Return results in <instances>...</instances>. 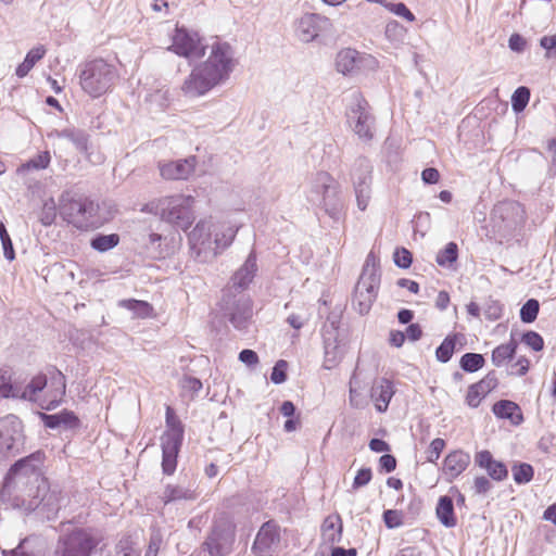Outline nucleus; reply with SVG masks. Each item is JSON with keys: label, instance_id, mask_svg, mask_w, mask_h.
<instances>
[{"label": "nucleus", "instance_id": "nucleus-1", "mask_svg": "<svg viewBox=\"0 0 556 556\" xmlns=\"http://www.w3.org/2000/svg\"><path fill=\"white\" fill-rule=\"evenodd\" d=\"M46 460V452L37 450L12 464L0 488V500L18 506L25 505L27 500L39 498L48 490Z\"/></svg>", "mask_w": 556, "mask_h": 556}, {"label": "nucleus", "instance_id": "nucleus-2", "mask_svg": "<svg viewBox=\"0 0 556 556\" xmlns=\"http://www.w3.org/2000/svg\"><path fill=\"white\" fill-rule=\"evenodd\" d=\"M237 66L235 49L226 41H215L204 62L195 65L185 78L180 90L186 98L197 99L223 85Z\"/></svg>", "mask_w": 556, "mask_h": 556}, {"label": "nucleus", "instance_id": "nucleus-3", "mask_svg": "<svg viewBox=\"0 0 556 556\" xmlns=\"http://www.w3.org/2000/svg\"><path fill=\"white\" fill-rule=\"evenodd\" d=\"M257 257L252 250L244 263L233 273L229 283L223 289L219 312L237 330L247 329L252 318V301L244 291L257 273Z\"/></svg>", "mask_w": 556, "mask_h": 556}, {"label": "nucleus", "instance_id": "nucleus-4", "mask_svg": "<svg viewBox=\"0 0 556 556\" xmlns=\"http://www.w3.org/2000/svg\"><path fill=\"white\" fill-rule=\"evenodd\" d=\"M45 390L46 404L41 403L40 407L47 410L56 408L65 395L66 379L63 372L54 366L49 367L47 374L35 375L25 387L17 383L15 399L36 403Z\"/></svg>", "mask_w": 556, "mask_h": 556}, {"label": "nucleus", "instance_id": "nucleus-5", "mask_svg": "<svg viewBox=\"0 0 556 556\" xmlns=\"http://www.w3.org/2000/svg\"><path fill=\"white\" fill-rule=\"evenodd\" d=\"M306 199L313 205L321 208L336 223L344 216V201L341 197L340 185L327 172H318L311 178Z\"/></svg>", "mask_w": 556, "mask_h": 556}, {"label": "nucleus", "instance_id": "nucleus-6", "mask_svg": "<svg viewBox=\"0 0 556 556\" xmlns=\"http://www.w3.org/2000/svg\"><path fill=\"white\" fill-rule=\"evenodd\" d=\"M59 214L64 222L79 230L99 228L103 220L99 216V204L88 197L64 191L59 198Z\"/></svg>", "mask_w": 556, "mask_h": 556}, {"label": "nucleus", "instance_id": "nucleus-7", "mask_svg": "<svg viewBox=\"0 0 556 556\" xmlns=\"http://www.w3.org/2000/svg\"><path fill=\"white\" fill-rule=\"evenodd\" d=\"M194 198L192 195L175 194L147 203L142 211L154 214L181 230H187L194 222Z\"/></svg>", "mask_w": 556, "mask_h": 556}, {"label": "nucleus", "instance_id": "nucleus-8", "mask_svg": "<svg viewBox=\"0 0 556 556\" xmlns=\"http://www.w3.org/2000/svg\"><path fill=\"white\" fill-rule=\"evenodd\" d=\"M379 286V257L374 251H370L365 260L353 295V306L361 315H365L370 311L377 298Z\"/></svg>", "mask_w": 556, "mask_h": 556}, {"label": "nucleus", "instance_id": "nucleus-9", "mask_svg": "<svg viewBox=\"0 0 556 556\" xmlns=\"http://www.w3.org/2000/svg\"><path fill=\"white\" fill-rule=\"evenodd\" d=\"M117 78L116 67L103 59L85 63L79 73L81 89L91 98H99L110 91Z\"/></svg>", "mask_w": 556, "mask_h": 556}, {"label": "nucleus", "instance_id": "nucleus-10", "mask_svg": "<svg viewBox=\"0 0 556 556\" xmlns=\"http://www.w3.org/2000/svg\"><path fill=\"white\" fill-rule=\"evenodd\" d=\"M101 541L97 530L75 527L59 536L52 556H91Z\"/></svg>", "mask_w": 556, "mask_h": 556}, {"label": "nucleus", "instance_id": "nucleus-11", "mask_svg": "<svg viewBox=\"0 0 556 556\" xmlns=\"http://www.w3.org/2000/svg\"><path fill=\"white\" fill-rule=\"evenodd\" d=\"M345 116L350 128L363 142H370L375 137L376 118L367 100L359 91L350 96Z\"/></svg>", "mask_w": 556, "mask_h": 556}, {"label": "nucleus", "instance_id": "nucleus-12", "mask_svg": "<svg viewBox=\"0 0 556 556\" xmlns=\"http://www.w3.org/2000/svg\"><path fill=\"white\" fill-rule=\"evenodd\" d=\"M25 443L22 420L13 414L0 418V457L12 458L22 454Z\"/></svg>", "mask_w": 556, "mask_h": 556}, {"label": "nucleus", "instance_id": "nucleus-13", "mask_svg": "<svg viewBox=\"0 0 556 556\" xmlns=\"http://www.w3.org/2000/svg\"><path fill=\"white\" fill-rule=\"evenodd\" d=\"M526 218V210L517 201L500 202L492 212L494 228L504 237L514 236L517 231L521 230Z\"/></svg>", "mask_w": 556, "mask_h": 556}, {"label": "nucleus", "instance_id": "nucleus-14", "mask_svg": "<svg viewBox=\"0 0 556 556\" xmlns=\"http://www.w3.org/2000/svg\"><path fill=\"white\" fill-rule=\"evenodd\" d=\"M236 538V526L228 518L216 520L203 543L210 556H227L231 553Z\"/></svg>", "mask_w": 556, "mask_h": 556}, {"label": "nucleus", "instance_id": "nucleus-15", "mask_svg": "<svg viewBox=\"0 0 556 556\" xmlns=\"http://www.w3.org/2000/svg\"><path fill=\"white\" fill-rule=\"evenodd\" d=\"M351 180L353 184L357 207L365 211L371 198L372 165L364 156L355 160L351 169Z\"/></svg>", "mask_w": 556, "mask_h": 556}, {"label": "nucleus", "instance_id": "nucleus-16", "mask_svg": "<svg viewBox=\"0 0 556 556\" xmlns=\"http://www.w3.org/2000/svg\"><path fill=\"white\" fill-rule=\"evenodd\" d=\"M333 25L330 18L318 13H305L295 24V35L300 41L308 43L330 35Z\"/></svg>", "mask_w": 556, "mask_h": 556}, {"label": "nucleus", "instance_id": "nucleus-17", "mask_svg": "<svg viewBox=\"0 0 556 556\" xmlns=\"http://www.w3.org/2000/svg\"><path fill=\"white\" fill-rule=\"evenodd\" d=\"M170 51L187 59H200L205 54V46L198 33L177 27L173 36Z\"/></svg>", "mask_w": 556, "mask_h": 556}, {"label": "nucleus", "instance_id": "nucleus-18", "mask_svg": "<svg viewBox=\"0 0 556 556\" xmlns=\"http://www.w3.org/2000/svg\"><path fill=\"white\" fill-rule=\"evenodd\" d=\"M376 64L377 60L372 55L352 48L341 49L336 56L337 71L343 75H353L363 70H371Z\"/></svg>", "mask_w": 556, "mask_h": 556}, {"label": "nucleus", "instance_id": "nucleus-19", "mask_svg": "<svg viewBox=\"0 0 556 556\" xmlns=\"http://www.w3.org/2000/svg\"><path fill=\"white\" fill-rule=\"evenodd\" d=\"M339 320L337 317H328L323 327L325 367L333 368L342 357V349L338 340Z\"/></svg>", "mask_w": 556, "mask_h": 556}, {"label": "nucleus", "instance_id": "nucleus-20", "mask_svg": "<svg viewBox=\"0 0 556 556\" xmlns=\"http://www.w3.org/2000/svg\"><path fill=\"white\" fill-rule=\"evenodd\" d=\"M279 542V527L274 521H267L260 528L252 551L256 556H271Z\"/></svg>", "mask_w": 556, "mask_h": 556}, {"label": "nucleus", "instance_id": "nucleus-21", "mask_svg": "<svg viewBox=\"0 0 556 556\" xmlns=\"http://www.w3.org/2000/svg\"><path fill=\"white\" fill-rule=\"evenodd\" d=\"M212 222L202 219L189 233V244L191 250L200 256L202 253H212L214 256V247L212 240Z\"/></svg>", "mask_w": 556, "mask_h": 556}, {"label": "nucleus", "instance_id": "nucleus-22", "mask_svg": "<svg viewBox=\"0 0 556 556\" xmlns=\"http://www.w3.org/2000/svg\"><path fill=\"white\" fill-rule=\"evenodd\" d=\"M470 454L463 450L451 451L443 459L441 471L446 482H453L470 465Z\"/></svg>", "mask_w": 556, "mask_h": 556}, {"label": "nucleus", "instance_id": "nucleus-23", "mask_svg": "<svg viewBox=\"0 0 556 556\" xmlns=\"http://www.w3.org/2000/svg\"><path fill=\"white\" fill-rule=\"evenodd\" d=\"M498 386V379L495 370L489 371L480 381L469 386L466 394V404L476 408L481 400Z\"/></svg>", "mask_w": 556, "mask_h": 556}, {"label": "nucleus", "instance_id": "nucleus-24", "mask_svg": "<svg viewBox=\"0 0 556 556\" xmlns=\"http://www.w3.org/2000/svg\"><path fill=\"white\" fill-rule=\"evenodd\" d=\"M195 163V156H189L182 160L160 163L159 168L163 178L168 180H180L187 179L193 173Z\"/></svg>", "mask_w": 556, "mask_h": 556}, {"label": "nucleus", "instance_id": "nucleus-25", "mask_svg": "<svg viewBox=\"0 0 556 556\" xmlns=\"http://www.w3.org/2000/svg\"><path fill=\"white\" fill-rule=\"evenodd\" d=\"M475 463L484 469L488 476L494 481H503L508 477V469L503 462L494 459L490 451L483 450L475 455Z\"/></svg>", "mask_w": 556, "mask_h": 556}, {"label": "nucleus", "instance_id": "nucleus-26", "mask_svg": "<svg viewBox=\"0 0 556 556\" xmlns=\"http://www.w3.org/2000/svg\"><path fill=\"white\" fill-rule=\"evenodd\" d=\"M39 418L46 428L55 430H75L80 427V420L76 414L68 409H63L56 414L39 413Z\"/></svg>", "mask_w": 556, "mask_h": 556}, {"label": "nucleus", "instance_id": "nucleus-27", "mask_svg": "<svg viewBox=\"0 0 556 556\" xmlns=\"http://www.w3.org/2000/svg\"><path fill=\"white\" fill-rule=\"evenodd\" d=\"M394 394V384L388 378H380L379 380L375 381L370 390V397L379 413L387 412Z\"/></svg>", "mask_w": 556, "mask_h": 556}, {"label": "nucleus", "instance_id": "nucleus-28", "mask_svg": "<svg viewBox=\"0 0 556 556\" xmlns=\"http://www.w3.org/2000/svg\"><path fill=\"white\" fill-rule=\"evenodd\" d=\"M465 340V334L460 332L447 334L435 350L437 361L443 364L450 362L453 354L464 348Z\"/></svg>", "mask_w": 556, "mask_h": 556}, {"label": "nucleus", "instance_id": "nucleus-29", "mask_svg": "<svg viewBox=\"0 0 556 556\" xmlns=\"http://www.w3.org/2000/svg\"><path fill=\"white\" fill-rule=\"evenodd\" d=\"M492 413L500 419H508L515 426L523 421L520 406L510 400H500L492 406Z\"/></svg>", "mask_w": 556, "mask_h": 556}, {"label": "nucleus", "instance_id": "nucleus-30", "mask_svg": "<svg viewBox=\"0 0 556 556\" xmlns=\"http://www.w3.org/2000/svg\"><path fill=\"white\" fill-rule=\"evenodd\" d=\"M182 442L161 440L162 447V471L170 476L177 467V457Z\"/></svg>", "mask_w": 556, "mask_h": 556}, {"label": "nucleus", "instance_id": "nucleus-31", "mask_svg": "<svg viewBox=\"0 0 556 556\" xmlns=\"http://www.w3.org/2000/svg\"><path fill=\"white\" fill-rule=\"evenodd\" d=\"M198 497V493L190 486H184L180 484H167L164 488L162 494V501L165 505L180 501H194Z\"/></svg>", "mask_w": 556, "mask_h": 556}, {"label": "nucleus", "instance_id": "nucleus-32", "mask_svg": "<svg viewBox=\"0 0 556 556\" xmlns=\"http://www.w3.org/2000/svg\"><path fill=\"white\" fill-rule=\"evenodd\" d=\"M165 422L166 431L161 437V440L182 442L185 433L184 425L170 406L166 407Z\"/></svg>", "mask_w": 556, "mask_h": 556}, {"label": "nucleus", "instance_id": "nucleus-33", "mask_svg": "<svg viewBox=\"0 0 556 556\" xmlns=\"http://www.w3.org/2000/svg\"><path fill=\"white\" fill-rule=\"evenodd\" d=\"M3 556H40L41 540L36 535L23 539L13 549L2 551Z\"/></svg>", "mask_w": 556, "mask_h": 556}, {"label": "nucleus", "instance_id": "nucleus-34", "mask_svg": "<svg viewBox=\"0 0 556 556\" xmlns=\"http://www.w3.org/2000/svg\"><path fill=\"white\" fill-rule=\"evenodd\" d=\"M435 515L439 521L445 528H454L457 525V519L454 511V503L452 497L447 495H442L439 497L435 507Z\"/></svg>", "mask_w": 556, "mask_h": 556}, {"label": "nucleus", "instance_id": "nucleus-35", "mask_svg": "<svg viewBox=\"0 0 556 556\" xmlns=\"http://www.w3.org/2000/svg\"><path fill=\"white\" fill-rule=\"evenodd\" d=\"M28 501L29 507L41 505V509L47 513L48 519L54 518L61 508L60 496L55 492H47V490L41 493L39 498Z\"/></svg>", "mask_w": 556, "mask_h": 556}, {"label": "nucleus", "instance_id": "nucleus-36", "mask_svg": "<svg viewBox=\"0 0 556 556\" xmlns=\"http://www.w3.org/2000/svg\"><path fill=\"white\" fill-rule=\"evenodd\" d=\"M220 228L222 231L215 233L214 256L227 249L232 243L239 230V226L231 225L230 223H223Z\"/></svg>", "mask_w": 556, "mask_h": 556}, {"label": "nucleus", "instance_id": "nucleus-37", "mask_svg": "<svg viewBox=\"0 0 556 556\" xmlns=\"http://www.w3.org/2000/svg\"><path fill=\"white\" fill-rule=\"evenodd\" d=\"M518 343L515 339H510L507 343L496 346L492 351L491 359L494 366L501 367L515 357Z\"/></svg>", "mask_w": 556, "mask_h": 556}, {"label": "nucleus", "instance_id": "nucleus-38", "mask_svg": "<svg viewBox=\"0 0 556 556\" xmlns=\"http://www.w3.org/2000/svg\"><path fill=\"white\" fill-rule=\"evenodd\" d=\"M55 136L58 138H62V139H66V140L71 141L79 152H87V150H88L89 137L81 129L65 128L62 130H56Z\"/></svg>", "mask_w": 556, "mask_h": 556}, {"label": "nucleus", "instance_id": "nucleus-39", "mask_svg": "<svg viewBox=\"0 0 556 556\" xmlns=\"http://www.w3.org/2000/svg\"><path fill=\"white\" fill-rule=\"evenodd\" d=\"M46 50L42 46L30 49L24 61L16 67L15 74L17 77H25L35 64L45 56Z\"/></svg>", "mask_w": 556, "mask_h": 556}, {"label": "nucleus", "instance_id": "nucleus-40", "mask_svg": "<svg viewBox=\"0 0 556 556\" xmlns=\"http://www.w3.org/2000/svg\"><path fill=\"white\" fill-rule=\"evenodd\" d=\"M118 306L124 307L134 313L138 318L150 317L153 313V307L150 303L142 300L126 299L118 302Z\"/></svg>", "mask_w": 556, "mask_h": 556}, {"label": "nucleus", "instance_id": "nucleus-41", "mask_svg": "<svg viewBox=\"0 0 556 556\" xmlns=\"http://www.w3.org/2000/svg\"><path fill=\"white\" fill-rule=\"evenodd\" d=\"M17 383L12 381V370L8 367H0V396L3 399H15Z\"/></svg>", "mask_w": 556, "mask_h": 556}, {"label": "nucleus", "instance_id": "nucleus-42", "mask_svg": "<svg viewBox=\"0 0 556 556\" xmlns=\"http://www.w3.org/2000/svg\"><path fill=\"white\" fill-rule=\"evenodd\" d=\"M119 243V236L117 233L102 235L99 233L94 236L90 245L93 250L98 252H106L114 249Z\"/></svg>", "mask_w": 556, "mask_h": 556}, {"label": "nucleus", "instance_id": "nucleus-43", "mask_svg": "<svg viewBox=\"0 0 556 556\" xmlns=\"http://www.w3.org/2000/svg\"><path fill=\"white\" fill-rule=\"evenodd\" d=\"M485 364V358L479 353H465L459 359V367L469 374L480 370Z\"/></svg>", "mask_w": 556, "mask_h": 556}, {"label": "nucleus", "instance_id": "nucleus-44", "mask_svg": "<svg viewBox=\"0 0 556 556\" xmlns=\"http://www.w3.org/2000/svg\"><path fill=\"white\" fill-rule=\"evenodd\" d=\"M458 258V247L455 242H448L435 256L439 266L450 267Z\"/></svg>", "mask_w": 556, "mask_h": 556}, {"label": "nucleus", "instance_id": "nucleus-45", "mask_svg": "<svg viewBox=\"0 0 556 556\" xmlns=\"http://www.w3.org/2000/svg\"><path fill=\"white\" fill-rule=\"evenodd\" d=\"M513 478L517 484L529 483L534 476L533 467L528 463H516L511 467Z\"/></svg>", "mask_w": 556, "mask_h": 556}, {"label": "nucleus", "instance_id": "nucleus-46", "mask_svg": "<svg viewBox=\"0 0 556 556\" xmlns=\"http://www.w3.org/2000/svg\"><path fill=\"white\" fill-rule=\"evenodd\" d=\"M530 89L526 86L518 87L511 96V109L516 114L525 111L530 100Z\"/></svg>", "mask_w": 556, "mask_h": 556}, {"label": "nucleus", "instance_id": "nucleus-47", "mask_svg": "<svg viewBox=\"0 0 556 556\" xmlns=\"http://www.w3.org/2000/svg\"><path fill=\"white\" fill-rule=\"evenodd\" d=\"M540 303L536 299H529L520 308V319L525 324L533 323L539 314Z\"/></svg>", "mask_w": 556, "mask_h": 556}, {"label": "nucleus", "instance_id": "nucleus-48", "mask_svg": "<svg viewBox=\"0 0 556 556\" xmlns=\"http://www.w3.org/2000/svg\"><path fill=\"white\" fill-rule=\"evenodd\" d=\"M58 210H59V205L56 206V204L52 198L45 201L42 208L40 211V214H39L40 223L43 226H51L56 218Z\"/></svg>", "mask_w": 556, "mask_h": 556}, {"label": "nucleus", "instance_id": "nucleus-49", "mask_svg": "<svg viewBox=\"0 0 556 556\" xmlns=\"http://www.w3.org/2000/svg\"><path fill=\"white\" fill-rule=\"evenodd\" d=\"M51 162L49 151H42L22 165L21 169H46Z\"/></svg>", "mask_w": 556, "mask_h": 556}, {"label": "nucleus", "instance_id": "nucleus-50", "mask_svg": "<svg viewBox=\"0 0 556 556\" xmlns=\"http://www.w3.org/2000/svg\"><path fill=\"white\" fill-rule=\"evenodd\" d=\"M383 522L388 529H396L404 525L403 513L397 509H387L382 514Z\"/></svg>", "mask_w": 556, "mask_h": 556}, {"label": "nucleus", "instance_id": "nucleus-51", "mask_svg": "<svg viewBox=\"0 0 556 556\" xmlns=\"http://www.w3.org/2000/svg\"><path fill=\"white\" fill-rule=\"evenodd\" d=\"M384 34L391 41H402L405 36V28L397 21L392 20L387 23Z\"/></svg>", "mask_w": 556, "mask_h": 556}, {"label": "nucleus", "instance_id": "nucleus-52", "mask_svg": "<svg viewBox=\"0 0 556 556\" xmlns=\"http://www.w3.org/2000/svg\"><path fill=\"white\" fill-rule=\"evenodd\" d=\"M383 7L392 12L393 14L403 17L407 22H414L415 15L409 11V9L403 3V2H386L383 3Z\"/></svg>", "mask_w": 556, "mask_h": 556}, {"label": "nucleus", "instance_id": "nucleus-53", "mask_svg": "<svg viewBox=\"0 0 556 556\" xmlns=\"http://www.w3.org/2000/svg\"><path fill=\"white\" fill-rule=\"evenodd\" d=\"M445 441L441 438H435L431 441L428 450H427V462L429 463H437V460L440 458L441 453L445 448Z\"/></svg>", "mask_w": 556, "mask_h": 556}, {"label": "nucleus", "instance_id": "nucleus-54", "mask_svg": "<svg viewBox=\"0 0 556 556\" xmlns=\"http://www.w3.org/2000/svg\"><path fill=\"white\" fill-rule=\"evenodd\" d=\"M521 340L527 346L531 348L535 352H539L544 348V340L542 336L535 331H526L522 334Z\"/></svg>", "mask_w": 556, "mask_h": 556}, {"label": "nucleus", "instance_id": "nucleus-55", "mask_svg": "<svg viewBox=\"0 0 556 556\" xmlns=\"http://www.w3.org/2000/svg\"><path fill=\"white\" fill-rule=\"evenodd\" d=\"M162 239V236L155 232H151L148 236L146 248L153 257H162L163 255Z\"/></svg>", "mask_w": 556, "mask_h": 556}, {"label": "nucleus", "instance_id": "nucleus-56", "mask_svg": "<svg viewBox=\"0 0 556 556\" xmlns=\"http://www.w3.org/2000/svg\"><path fill=\"white\" fill-rule=\"evenodd\" d=\"M288 363L285 359H279L273 367L270 380L275 384H281L287 380Z\"/></svg>", "mask_w": 556, "mask_h": 556}, {"label": "nucleus", "instance_id": "nucleus-57", "mask_svg": "<svg viewBox=\"0 0 556 556\" xmlns=\"http://www.w3.org/2000/svg\"><path fill=\"white\" fill-rule=\"evenodd\" d=\"M393 261L400 268L406 269L412 265L413 255L405 248H397L393 253Z\"/></svg>", "mask_w": 556, "mask_h": 556}, {"label": "nucleus", "instance_id": "nucleus-58", "mask_svg": "<svg viewBox=\"0 0 556 556\" xmlns=\"http://www.w3.org/2000/svg\"><path fill=\"white\" fill-rule=\"evenodd\" d=\"M372 478V471L369 467L361 468L354 477L352 489L358 490L367 485Z\"/></svg>", "mask_w": 556, "mask_h": 556}, {"label": "nucleus", "instance_id": "nucleus-59", "mask_svg": "<svg viewBox=\"0 0 556 556\" xmlns=\"http://www.w3.org/2000/svg\"><path fill=\"white\" fill-rule=\"evenodd\" d=\"M529 359L526 356H520L514 364L509 366L508 374L511 376H525L529 370Z\"/></svg>", "mask_w": 556, "mask_h": 556}, {"label": "nucleus", "instance_id": "nucleus-60", "mask_svg": "<svg viewBox=\"0 0 556 556\" xmlns=\"http://www.w3.org/2000/svg\"><path fill=\"white\" fill-rule=\"evenodd\" d=\"M493 488L492 482L485 476L476 477L473 480L472 489L478 495H485Z\"/></svg>", "mask_w": 556, "mask_h": 556}, {"label": "nucleus", "instance_id": "nucleus-61", "mask_svg": "<svg viewBox=\"0 0 556 556\" xmlns=\"http://www.w3.org/2000/svg\"><path fill=\"white\" fill-rule=\"evenodd\" d=\"M180 386L185 391H189L192 394H197L202 389L201 380L192 376H185L180 381Z\"/></svg>", "mask_w": 556, "mask_h": 556}, {"label": "nucleus", "instance_id": "nucleus-62", "mask_svg": "<svg viewBox=\"0 0 556 556\" xmlns=\"http://www.w3.org/2000/svg\"><path fill=\"white\" fill-rule=\"evenodd\" d=\"M540 46L546 51L545 56L547 59H551L556 55L555 49H556V34L552 36H543L540 39Z\"/></svg>", "mask_w": 556, "mask_h": 556}, {"label": "nucleus", "instance_id": "nucleus-63", "mask_svg": "<svg viewBox=\"0 0 556 556\" xmlns=\"http://www.w3.org/2000/svg\"><path fill=\"white\" fill-rule=\"evenodd\" d=\"M527 40L519 34H513L508 39V47L511 51L521 53L526 49Z\"/></svg>", "mask_w": 556, "mask_h": 556}, {"label": "nucleus", "instance_id": "nucleus-64", "mask_svg": "<svg viewBox=\"0 0 556 556\" xmlns=\"http://www.w3.org/2000/svg\"><path fill=\"white\" fill-rule=\"evenodd\" d=\"M379 467L380 470L389 473L395 470L396 468V458L391 454H383L379 458Z\"/></svg>", "mask_w": 556, "mask_h": 556}]
</instances>
